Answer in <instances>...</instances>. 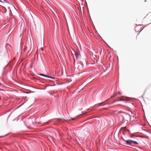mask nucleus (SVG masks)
Masks as SVG:
<instances>
[{
  "label": "nucleus",
  "mask_w": 151,
  "mask_h": 151,
  "mask_svg": "<svg viewBox=\"0 0 151 151\" xmlns=\"http://www.w3.org/2000/svg\"><path fill=\"white\" fill-rule=\"evenodd\" d=\"M75 54L77 59H79L81 58V55L80 52L78 51L74 52Z\"/></svg>",
  "instance_id": "f257e3e1"
},
{
  "label": "nucleus",
  "mask_w": 151,
  "mask_h": 151,
  "mask_svg": "<svg viewBox=\"0 0 151 151\" xmlns=\"http://www.w3.org/2000/svg\"><path fill=\"white\" fill-rule=\"evenodd\" d=\"M40 75L41 76H42L46 77H47V78H52V79H54V78H53V77H50V76H47V75H45L44 74H40Z\"/></svg>",
  "instance_id": "f03ea898"
},
{
  "label": "nucleus",
  "mask_w": 151,
  "mask_h": 151,
  "mask_svg": "<svg viewBox=\"0 0 151 151\" xmlns=\"http://www.w3.org/2000/svg\"><path fill=\"white\" fill-rule=\"evenodd\" d=\"M132 140H127L126 141V142L127 144L130 145L132 143Z\"/></svg>",
  "instance_id": "7ed1b4c3"
},
{
  "label": "nucleus",
  "mask_w": 151,
  "mask_h": 151,
  "mask_svg": "<svg viewBox=\"0 0 151 151\" xmlns=\"http://www.w3.org/2000/svg\"><path fill=\"white\" fill-rule=\"evenodd\" d=\"M123 98H124L123 96H122L121 97H119L118 98L119 100V101H123V100H125V99H124Z\"/></svg>",
  "instance_id": "20e7f679"
},
{
  "label": "nucleus",
  "mask_w": 151,
  "mask_h": 151,
  "mask_svg": "<svg viewBox=\"0 0 151 151\" xmlns=\"http://www.w3.org/2000/svg\"><path fill=\"white\" fill-rule=\"evenodd\" d=\"M41 44L42 45H43L44 44V38H43L42 41H41Z\"/></svg>",
  "instance_id": "39448f33"
},
{
  "label": "nucleus",
  "mask_w": 151,
  "mask_h": 151,
  "mask_svg": "<svg viewBox=\"0 0 151 151\" xmlns=\"http://www.w3.org/2000/svg\"><path fill=\"white\" fill-rule=\"evenodd\" d=\"M132 143H133L135 144H138V143L137 142L135 141H133Z\"/></svg>",
  "instance_id": "423d86ee"
},
{
  "label": "nucleus",
  "mask_w": 151,
  "mask_h": 151,
  "mask_svg": "<svg viewBox=\"0 0 151 151\" xmlns=\"http://www.w3.org/2000/svg\"><path fill=\"white\" fill-rule=\"evenodd\" d=\"M4 1H5V2L9 3V1L8 0H3Z\"/></svg>",
  "instance_id": "0eeeda50"
},
{
  "label": "nucleus",
  "mask_w": 151,
  "mask_h": 151,
  "mask_svg": "<svg viewBox=\"0 0 151 151\" xmlns=\"http://www.w3.org/2000/svg\"><path fill=\"white\" fill-rule=\"evenodd\" d=\"M116 94H115V95H114V96H112L111 97V98H112V97H115V96H116Z\"/></svg>",
  "instance_id": "6e6552de"
},
{
  "label": "nucleus",
  "mask_w": 151,
  "mask_h": 151,
  "mask_svg": "<svg viewBox=\"0 0 151 151\" xmlns=\"http://www.w3.org/2000/svg\"><path fill=\"white\" fill-rule=\"evenodd\" d=\"M32 51H31L30 50L28 51V53H29V54H30L31 53Z\"/></svg>",
  "instance_id": "1a4fd4ad"
},
{
  "label": "nucleus",
  "mask_w": 151,
  "mask_h": 151,
  "mask_svg": "<svg viewBox=\"0 0 151 151\" xmlns=\"http://www.w3.org/2000/svg\"><path fill=\"white\" fill-rule=\"evenodd\" d=\"M133 136H135L133 134H132L131 135L130 137H132Z\"/></svg>",
  "instance_id": "9d476101"
},
{
  "label": "nucleus",
  "mask_w": 151,
  "mask_h": 151,
  "mask_svg": "<svg viewBox=\"0 0 151 151\" xmlns=\"http://www.w3.org/2000/svg\"><path fill=\"white\" fill-rule=\"evenodd\" d=\"M57 131L58 132V133L60 135V133H59V132L58 131V130H57Z\"/></svg>",
  "instance_id": "9b49d317"
},
{
  "label": "nucleus",
  "mask_w": 151,
  "mask_h": 151,
  "mask_svg": "<svg viewBox=\"0 0 151 151\" xmlns=\"http://www.w3.org/2000/svg\"><path fill=\"white\" fill-rule=\"evenodd\" d=\"M74 119H75V118H73L72 119H70V120H74Z\"/></svg>",
  "instance_id": "f8f14e48"
},
{
  "label": "nucleus",
  "mask_w": 151,
  "mask_h": 151,
  "mask_svg": "<svg viewBox=\"0 0 151 151\" xmlns=\"http://www.w3.org/2000/svg\"><path fill=\"white\" fill-rule=\"evenodd\" d=\"M41 50L42 51L43 50V48L42 47H41Z\"/></svg>",
  "instance_id": "ddd939ff"
},
{
  "label": "nucleus",
  "mask_w": 151,
  "mask_h": 151,
  "mask_svg": "<svg viewBox=\"0 0 151 151\" xmlns=\"http://www.w3.org/2000/svg\"><path fill=\"white\" fill-rule=\"evenodd\" d=\"M61 121H62V120H59V122H61Z\"/></svg>",
  "instance_id": "4468645a"
}]
</instances>
